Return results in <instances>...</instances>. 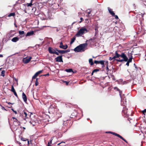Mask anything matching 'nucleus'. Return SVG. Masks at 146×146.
I'll return each instance as SVG.
<instances>
[{
    "instance_id": "nucleus-36",
    "label": "nucleus",
    "mask_w": 146,
    "mask_h": 146,
    "mask_svg": "<svg viewBox=\"0 0 146 146\" xmlns=\"http://www.w3.org/2000/svg\"><path fill=\"white\" fill-rule=\"evenodd\" d=\"M11 110H12L13 111V112H14L15 113V114H17V111H15L12 108V109H11Z\"/></svg>"
},
{
    "instance_id": "nucleus-33",
    "label": "nucleus",
    "mask_w": 146,
    "mask_h": 146,
    "mask_svg": "<svg viewBox=\"0 0 146 146\" xmlns=\"http://www.w3.org/2000/svg\"><path fill=\"white\" fill-rule=\"evenodd\" d=\"M99 71V69H94L93 70V72H96L98 71Z\"/></svg>"
},
{
    "instance_id": "nucleus-22",
    "label": "nucleus",
    "mask_w": 146,
    "mask_h": 146,
    "mask_svg": "<svg viewBox=\"0 0 146 146\" xmlns=\"http://www.w3.org/2000/svg\"><path fill=\"white\" fill-rule=\"evenodd\" d=\"M65 71L68 72H73V70L72 69L70 68L69 69H66L65 70Z\"/></svg>"
},
{
    "instance_id": "nucleus-60",
    "label": "nucleus",
    "mask_w": 146,
    "mask_h": 146,
    "mask_svg": "<svg viewBox=\"0 0 146 146\" xmlns=\"http://www.w3.org/2000/svg\"><path fill=\"white\" fill-rule=\"evenodd\" d=\"M93 58H95V57H94V56H93Z\"/></svg>"
},
{
    "instance_id": "nucleus-16",
    "label": "nucleus",
    "mask_w": 146,
    "mask_h": 146,
    "mask_svg": "<svg viewBox=\"0 0 146 146\" xmlns=\"http://www.w3.org/2000/svg\"><path fill=\"white\" fill-rule=\"evenodd\" d=\"M108 9L109 13L112 16L115 15V13L112 11V9H111L109 7H108Z\"/></svg>"
},
{
    "instance_id": "nucleus-7",
    "label": "nucleus",
    "mask_w": 146,
    "mask_h": 146,
    "mask_svg": "<svg viewBox=\"0 0 146 146\" xmlns=\"http://www.w3.org/2000/svg\"><path fill=\"white\" fill-rule=\"evenodd\" d=\"M128 109L126 108V107L124 105L123 108V110H122V113L125 116H128L129 115V114L127 112Z\"/></svg>"
},
{
    "instance_id": "nucleus-44",
    "label": "nucleus",
    "mask_w": 146,
    "mask_h": 146,
    "mask_svg": "<svg viewBox=\"0 0 146 146\" xmlns=\"http://www.w3.org/2000/svg\"><path fill=\"white\" fill-rule=\"evenodd\" d=\"M111 77H112V79L113 80H115V79L114 78V76L113 75H111Z\"/></svg>"
},
{
    "instance_id": "nucleus-49",
    "label": "nucleus",
    "mask_w": 146,
    "mask_h": 146,
    "mask_svg": "<svg viewBox=\"0 0 146 146\" xmlns=\"http://www.w3.org/2000/svg\"><path fill=\"white\" fill-rule=\"evenodd\" d=\"M48 146H52V145H50V143L49 142H48Z\"/></svg>"
},
{
    "instance_id": "nucleus-37",
    "label": "nucleus",
    "mask_w": 146,
    "mask_h": 146,
    "mask_svg": "<svg viewBox=\"0 0 146 146\" xmlns=\"http://www.w3.org/2000/svg\"><path fill=\"white\" fill-rule=\"evenodd\" d=\"M70 50L69 49H67V50H65V53H67V52H70Z\"/></svg>"
},
{
    "instance_id": "nucleus-10",
    "label": "nucleus",
    "mask_w": 146,
    "mask_h": 146,
    "mask_svg": "<svg viewBox=\"0 0 146 146\" xmlns=\"http://www.w3.org/2000/svg\"><path fill=\"white\" fill-rule=\"evenodd\" d=\"M59 47L60 48L66 49L67 48L68 46L67 44L64 45L62 42H61L60 43Z\"/></svg>"
},
{
    "instance_id": "nucleus-31",
    "label": "nucleus",
    "mask_w": 146,
    "mask_h": 146,
    "mask_svg": "<svg viewBox=\"0 0 146 146\" xmlns=\"http://www.w3.org/2000/svg\"><path fill=\"white\" fill-rule=\"evenodd\" d=\"M11 91L13 93L16 92L15 90L13 87V86H12L11 87Z\"/></svg>"
},
{
    "instance_id": "nucleus-19",
    "label": "nucleus",
    "mask_w": 146,
    "mask_h": 146,
    "mask_svg": "<svg viewBox=\"0 0 146 146\" xmlns=\"http://www.w3.org/2000/svg\"><path fill=\"white\" fill-rule=\"evenodd\" d=\"M19 38L17 37H15L13 38L11 40L14 42H16L19 40Z\"/></svg>"
},
{
    "instance_id": "nucleus-30",
    "label": "nucleus",
    "mask_w": 146,
    "mask_h": 146,
    "mask_svg": "<svg viewBox=\"0 0 146 146\" xmlns=\"http://www.w3.org/2000/svg\"><path fill=\"white\" fill-rule=\"evenodd\" d=\"M32 0H31V2L30 3H27V6L31 7L33 5V4L32 3Z\"/></svg>"
},
{
    "instance_id": "nucleus-12",
    "label": "nucleus",
    "mask_w": 146,
    "mask_h": 146,
    "mask_svg": "<svg viewBox=\"0 0 146 146\" xmlns=\"http://www.w3.org/2000/svg\"><path fill=\"white\" fill-rule=\"evenodd\" d=\"M22 97L24 102L26 103L27 100V97L26 95L24 92H23L22 93Z\"/></svg>"
},
{
    "instance_id": "nucleus-4",
    "label": "nucleus",
    "mask_w": 146,
    "mask_h": 146,
    "mask_svg": "<svg viewBox=\"0 0 146 146\" xmlns=\"http://www.w3.org/2000/svg\"><path fill=\"white\" fill-rule=\"evenodd\" d=\"M31 113L27 111H23L22 113V116L23 117L24 120H26V119L31 117Z\"/></svg>"
},
{
    "instance_id": "nucleus-1",
    "label": "nucleus",
    "mask_w": 146,
    "mask_h": 146,
    "mask_svg": "<svg viewBox=\"0 0 146 146\" xmlns=\"http://www.w3.org/2000/svg\"><path fill=\"white\" fill-rule=\"evenodd\" d=\"M87 45V44L86 43L80 44L76 47L74 49V50L76 52H79L82 50V51H84V49Z\"/></svg>"
},
{
    "instance_id": "nucleus-23",
    "label": "nucleus",
    "mask_w": 146,
    "mask_h": 146,
    "mask_svg": "<svg viewBox=\"0 0 146 146\" xmlns=\"http://www.w3.org/2000/svg\"><path fill=\"white\" fill-rule=\"evenodd\" d=\"M38 75H39V74H38V73L37 72H36L35 74V75L33 76V77H32V79H35L36 77Z\"/></svg>"
},
{
    "instance_id": "nucleus-29",
    "label": "nucleus",
    "mask_w": 146,
    "mask_h": 146,
    "mask_svg": "<svg viewBox=\"0 0 146 146\" xmlns=\"http://www.w3.org/2000/svg\"><path fill=\"white\" fill-rule=\"evenodd\" d=\"M5 70H3L1 72V76H5Z\"/></svg>"
},
{
    "instance_id": "nucleus-43",
    "label": "nucleus",
    "mask_w": 146,
    "mask_h": 146,
    "mask_svg": "<svg viewBox=\"0 0 146 146\" xmlns=\"http://www.w3.org/2000/svg\"><path fill=\"white\" fill-rule=\"evenodd\" d=\"M42 72V70H40L38 72H37L38 73V74H40Z\"/></svg>"
},
{
    "instance_id": "nucleus-57",
    "label": "nucleus",
    "mask_w": 146,
    "mask_h": 146,
    "mask_svg": "<svg viewBox=\"0 0 146 146\" xmlns=\"http://www.w3.org/2000/svg\"><path fill=\"white\" fill-rule=\"evenodd\" d=\"M94 73V72H93V71H92V75Z\"/></svg>"
},
{
    "instance_id": "nucleus-11",
    "label": "nucleus",
    "mask_w": 146,
    "mask_h": 146,
    "mask_svg": "<svg viewBox=\"0 0 146 146\" xmlns=\"http://www.w3.org/2000/svg\"><path fill=\"white\" fill-rule=\"evenodd\" d=\"M31 58V57H29V58H24L23 59V61L25 63L27 64L30 61Z\"/></svg>"
},
{
    "instance_id": "nucleus-62",
    "label": "nucleus",
    "mask_w": 146,
    "mask_h": 146,
    "mask_svg": "<svg viewBox=\"0 0 146 146\" xmlns=\"http://www.w3.org/2000/svg\"><path fill=\"white\" fill-rule=\"evenodd\" d=\"M87 20H88V19H85V20H86V21H87Z\"/></svg>"
},
{
    "instance_id": "nucleus-13",
    "label": "nucleus",
    "mask_w": 146,
    "mask_h": 146,
    "mask_svg": "<svg viewBox=\"0 0 146 146\" xmlns=\"http://www.w3.org/2000/svg\"><path fill=\"white\" fill-rule=\"evenodd\" d=\"M94 63L96 64H104V60H101L100 61H97V60H95L94 61Z\"/></svg>"
},
{
    "instance_id": "nucleus-40",
    "label": "nucleus",
    "mask_w": 146,
    "mask_h": 146,
    "mask_svg": "<svg viewBox=\"0 0 146 146\" xmlns=\"http://www.w3.org/2000/svg\"><path fill=\"white\" fill-rule=\"evenodd\" d=\"M142 112L144 114L145 113H146V109H145L143 110L142 111Z\"/></svg>"
},
{
    "instance_id": "nucleus-50",
    "label": "nucleus",
    "mask_w": 146,
    "mask_h": 146,
    "mask_svg": "<svg viewBox=\"0 0 146 146\" xmlns=\"http://www.w3.org/2000/svg\"><path fill=\"white\" fill-rule=\"evenodd\" d=\"M34 14L36 15H38V14H36V11H35L34 12Z\"/></svg>"
},
{
    "instance_id": "nucleus-6",
    "label": "nucleus",
    "mask_w": 146,
    "mask_h": 146,
    "mask_svg": "<svg viewBox=\"0 0 146 146\" xmlns=\"http://www.w3.org/2000/svg\"><path fill=\"white\" fill-rule=\"evenodd\" d=\"M48 49L49 53L50 54H55L57 55H59L58 53L56 51V50H55L52 48L49 47Z\"/></svg>"
},
{
    "instance_id": "nucleus-41",
    "label": "nucleus",
    "mask_w": 146,
    "mask_h": 146,
    "mask_svg": "<svg viewBox=\"0 0 146 146\" xmlns=\"http://www.w3.org/2000/svg\"><path fill=\"white\" fill-rule=\"evenodd\" d=\"M115 17V19H118L119 18H118V16L117 15H115L114 16Z\"/></svg>"
},
{
    "instance_id": "nucleus-2",
    "label": "nucleus",
    "mask_w": 146,
    "mask_h": 146,
    "mask_svg": "<svg viewBox=\"0 0 146 146\" xmlns=\"http://www.w3.org/2000/svg\"><path fill=\"white\" fill-rule=\"evenodd\" d=\"M87 29L85 28H82L80 29L77 33L76 35V36L77 37L82 36L84 34L87 32Z\"/></svg>"
},
{
    "instance_id": "nucleus-63",
    "label": "nucleus",
    "mask_w": 146,
    "mask_h": 146,
    "mask_svg": "<svg viewBox=\"0 0 146 146\" xmlns=\"http://www.w3.org/2000/svg\"><path fill=\"white\" fill-rule=\"evenodd\" d=\"M49 75V74H46V75Z\"/></svg>"
},
{
    "instance_id": "nucleus-54",
    "label": "nucleus",
    "mask_w": 146,
    "mask_h": 146,
    "mask_svg": "<svg viewBox=\"0 0 146 146\" xmlns=\"http://www.w3.org/2000/svg\"><path fill=\"white\" fill-rule=\"evenodd\" d=\"M12 119H13V120H15V119H16V118H15V117H12Z\"/></svg>"
},
{
    "instance_id": "nucleus-58",
    "label": "nucleus",
    "mask_w": 146,
    "mask_h": 146,
    "mask_svg": "<svg viewBox=\"0 0 146 146\" xmlns=\"http://www.w3.org/2000/svg\"><path fill=\"white\" fill-rule=\"evenodd\" d=\"M23 128L24 129H25V127H23Z\"/></svg>"
},
{
    "instance_id": "nucleus-24",
    "label": "nucleus",
    "mask_w": 146,
    "mask_h": 146,
    "mask_svg": "<svg viewBox=\"0 0 146 146\" xmlns=\"http://www.w3.org/2000/svg\"><path fill=\"white\" fill-rule=\"evenodd\" d=\"M15 15V13H10L8 16V17H10L11 16L14 17Z\"/></svg>"
},
{
    "instance_id": "nucleus-53",
    "label": "nucleus",
    "mask_w": 146,
    "mask_h": 146,
    "mask_svg": "<svg viewBox=\"0 0 146 146\" xmlns=\"http://www.w3.org/2000/svg\"><path fill=\"white\" fill-rule=\"evenodd\" d=\"M14 25L16 27H17V26L15 23H14Z\"/></svg>"
},
{
    "instance_id": "nucleus-9",
    "label": "nucleus",
    "mask_w": 146,
    "mask_h": 146,
    "mask_svg": "<svg viewBox=\"0 0 146 146\" xmlns=\"http://www.w3.org/2000/svg\"><path fill=\"white\" fill-rule=\"evenodd\" d=\"M62 55L57 56L55 58V61L56 62H63Z\"/></svg>"
},
{
    "instance_id": "nucleus-28",
    "label": "nucleus",
    "mask_w": 146,
    "mask_h": 146,
    "mask_svg": "<svg viewBox=\"0 0 146 146\" xmlns=\"http://www.w3.org/2000/svg\"><path fill=\"white\" fill-rule=\"evenodd\" d=\"M38 78H36V80L35 82V84L36 86H37L38 85Z\"/></svg>"
},
{
    "instance_id": "nucleus-18",
    "label": "nucleus",
    "mask_w": 146,
    "mask_h": 146,
    "mask_svg": "<svg viewBox=\"0 0 146 146\" xmlns=\"http://www.w3.org/2000/svg\"><path fill=\"white\" fill-rule=\"evenodd\" d=\"M34 32L33 31H32L29 32H28L25 35L26 37L29 36L33 35L34 34Z\"/></svg>"
},
{
    "instance_id": "nucleus-61",
    "label": "nucleus",
    "mask_w": 146,
    "mask_h": 146,
    "mask_svg": "<svg viewBox=\"0 0 146 146\" xmlns=\"http://www.w3.org/2000/svg\"><path fill=\"white\" fill-rule=\"evenodd\" d=\"M139 29V32L140 31V29Z\"/></svg>"
},
{
    "instance_id": "nucleus-59",
    "label": "nucleus",
    "mask_w": 146,
    "mask_h": 146,
    "mask_svg": "<svg viewBox=\"0 0 146 146\" xmlns=\"http://www.w3.org/2000/svg\"><path fill=\"white\" fill-rule=\"evenodd\" d=\"M134 65L135 66V68H137V67H136V65H135V64H134Z\"/></svg>"
},
{
    "instance_id": "nucleus-20",
    "label": "nucleus",
    "mask_w": 146,
    "mask_h": 146,
    "mask_svg": "<svg viewBox=\"0 0 146 146\" xmlns=\"http://www.w3.org/2000/svg\"><path fill=\"white\" fill-rule=\"evenodd\" d=\"M89 62L91 66H92L94 65V63L93 61V59L92 58H90L89 60Z\"/></svg>"
},
{
    "instance_id": "nucleus-51",
    "label": "nucleus",
    "mask_w": 146,
    "mask_h": 146,
    "mask_svg": "<svg viewBox=\"0 0 146 146\" xmlns=\"http://www.w3.org/2000/svg\"><path fill=\"white\" fill-rule=\"evenodd\" d=\"M27 141L28 144V145H29V141L28 140H28H27Z\"/></svg>"
},
{
    "instance_id": "nucleus-17",
    "label": "nucleus",
    "mask_w": 146,
    "mask_h": 146,
    "mask_svg": "<svg viewBox=\"0 0 146 146\" xmlns=\"http://www.w3.org/2000/svg\"><path fill=\"white\" fill-rule=\"evenodd\" d=\"M120 56V54H119L117 53V51H116L115 52V55L113 57L114 58H118Z\"/></svg>"
},
{
    "instance_id": "nucleus-56",
    "label": "nucleus",
    "mask_w": 146,
    "mask_h": 146,
    "mask_svg": "<svg viewBox=\"0 0 146 146\" xmlns=\"http://www.w3.org/2000/svg\"><path fill=\"white\" fill-rule=\"evenodd\" d=\"M93 40V39H92V38H91V39H90L89 40V41L90 40Z\"/></svg>"
},
{
    "instance_id": "nucleus-38",
    "label": "nucleus",
    "mask_w": 146,
    "mask_h": 146,
    "mask_svg": "<svg viewBox=\"0 0 146 146\" xmlns=\"http://www.w3.org/2000/svg\"><path fill=\"white\" fill-rule=\"evenodd\" d=\"M64 82H65L66 83V85H68V84L69 83V82L65 81H64Z\"/></svg>"
},
{
    "instance_id": "nucleus-35",
    "label": "nucleus",
    "mask_w": 146,
    "mask_h": 146,
    "mask_svg": "<svg viewBox=\"0 0 146 146\" xmlns=\"http://www.w3.org/2000/svg\"><path fill=\"white\" fill-rule=\"evenodd\" d=\"M80 21H79L78 22L79 23H81V22H82V21H83V19L82 17H81L80 18Z\"/></svg>"
},
{
    "instance_id": "nucleus-48",
    "label": "nucleus",
    "mask_w": 146,
    "mask_h": 146,
    "mask_svg": "<svg viewBox=\"0 0 146 146\" xmlns=\"http://www.w3.org/2000/svg\"><path fill=\"white\" fill-rule=\"evenodd\" d=\"M1 109L3 110H7L4 107H2Z\"/></svg>"
},
{
    "instance_id": "nucleus-45",
    "label": "nucleus",
    "mask_w": 146,
    "mask_h": 146,
    "mask_svg": "<svg viewBox=\"0 0 146 146\" xmlns=\"http://www.w3.org/2000/svg\"><path fill=\"white\" fill-rule=\"evenodd\" d=\"M14 121L17 122L18 121H19L16 118V119L14 120Z\"/></svg>"
},
{
    "instance_id": "nucleus-34",
    "label": "nucleus",
    "mask_w": 146,
    "mask_h": 146,
    "mask_svg": "<svg viewBox=\"0 0 146 146\" xmlns=\"http://www.w3.org/2000/svg\"><path fill=\"white\" fill-rule=\"evenodd\" d=\"M109 58H110L109 59L110 60H116V59H115V58H113V57H110Z\"/></svg>"
},
{
    "instance_id": "nucleus-52",
    "label": "nucleus",
    "mask_w": 146,
    "mask_h": 146,
    "mask_svg": "<svg viewBox=\"0 0 146 146\" xmlns=\"http://www.w3.org/2000/svg\"><path fill=\"white\" fill-rule=\"evenodd\" d=\"M3 57L2 54H0V57Z\"/></svg>"
},
{
    "instance_id": "nucleus-46",
    "label": "nucleus",
    "mask_w": 146,
    "mask_h": 146,
    "mask_svg": "<svg viewBox=\"0 0 146 146\" xmlns=\"http://www.w3.org/2000/svg\"><path fill=\"white\" fill-rule=\"evenodd\" d=\"M104 62H105V61L104 60V64H101L102 65V67L103 68L104 67H105Z\"/></svg>"
},
{
    "instance_id": "nucleus-27",
    "label": "nucleus",
    "mask_w": 146,
    "mask_h": 146,
    "mask_svg": "<svg viewBox=\"0 0 146 146\" xmlns=\"http://www.w3.org/2000/svg\"><path fill=\"white\" fill-rule=\"evenodd\" d=\"M21 139V140L23 141H25L28 140L26 138H24L23 137H21L20 138Z\"/></svg>"
},
{
    "instance_id": "nucleus-26",
    "label": "nucleus",
    "mask_w": 146,
    "mask_h": 146,
    "mask_svg": "<svg viewBox=\"0 0 146 146\" xmlns=\"http://www.w3.org/2000/svg\"><path fill=\"white\" fill-rule=\"evenodd\" d=\"M106 70H107V72H108L110 70L108 68V61H107L106 62Z\"/></svg>"
},
{
    "instance_id": "nucleus-55",
    "label": "nucleus",
    "mask_w": 146,
    "mask_h": 146,
    "mask_svg": "<svg viewBox=\"0 0 146 146\" xmlns=\"http://www.w3.org/2000/svg\"><path fill=\"white\" fill-rule=\"evenodd\" d=\"M7 103H8V104H12L10 102H8Z\"/></svg>"
},
{
    "instance_id": "nucleus-5",
    "label": "nucleus",
    "mask_w": 146,
    "mask_h": 146,
    "mask_svg": "<svg viewBox=\"0 0 146 146\" xmlns=\"http://www.w3.org/2000/svg\"><path fill=\"white\" fill-rule=\"evenodd\" d=\"M106 133H110L113 135H115V136H117L118 137L122 139L123 141H125L126 143H127L128 142L125 139L122 137L119 134H118L116 133H115V132H112L111 131H108V132H106Z\"/></svg>"
},
{
    "instance_id": "nucleus-25",
    "label": "nucleus",
    "mask_w": 146,
    "mask_h": 146,
    "mask_svg": "<svg viewBox=\"0 0 146 146\" xmlns=\"http://www.w3.org/2000/svg\"><path fill=\"white\" fill-rule=\"evenodd\" d=\"M65 142H62L59 143H58L57 145H60V146H64L65 145Z\"/></svg>"
},
{
    "instance_id": "nucleus-39",
    "label": "nucleus",
    "mask_w": 146,
    "mask_h": 146,
    "mask_svg": "<svg viewBox=\"0 0 146 146\" xmlns=\"http://www.w3.org/2000/svg\"><path fill=\"white\" fill-rule=\"evenodd\" d=\"M54 137H52L51 138V140H50V144H52V141L53 140V139H54Z\"/></svg>"
},
{
    "instance_id": "nucleus-15",
    "label": "nucleus",
    "mask_w": 146,
    "mask_h": 146,
    "mask_svg": "<svg viewBox=\"0 0 146 146\" xmlns=\"http://www.w3.org/2000/svg\"><path fill=\"white\" fill-rule=\"evenodd\" d=\"M19 33L20 35H21L20 37L21 38L24 37L25 36V32L24 31H19Z\"/></svg>"
},
{
    "instance_id": "nucleus-14",
    "label": "nucleus",
    "mask_w": 146,
    "mask_h": 146,
    "mask_svg": "<svg viewBox=\"0 0 146 146\" xmlns=\"http://www.w3.org/2000/svg\"><path fill=\"white\" fill-rule=\"evenodd\" d=\"M55 49L56 51H57L59 54H63L65 53V50H58L57 48H56Z\"/></svg>"
},
{
    "instance_id": "nucleus-8",
    "label": "nucleus",
    "mask_w": 146,
    "mask_h": 146,
    "mask_svg": "<svg viewBox=\"0 0 146 146\" xmlns=\"http://www.w3.org/2000/svg\"><path fill=\"white\" fill-rule=\"evenodd\" d=\"M129 55L130 56H129V59L127 60L126 63V65L127 66H129V63L130 62H132V54L131 53H129Z\"/></svg>"
},
{
    "instance_id": "nucleus-64",
    "label": "nucleus",
    "mask_w": 146,
    "mask_h": 146,
    "mask_svg": "<svg viewBox=\"0 0 146 146\" xmlns=\"http://www.w3.org/2000/svg\"><path fill=\"white\" fill-rule=\"evenodd\" d=\"M1 69H2V68H0V70H1Z\"/></svg>"
},
{
    "instance_id": "nucleus-32",
    "label": "nucleus",
    "mask_w": 146,
    "mask_h": 146,
    "mask_svg": "<svg viewBox=\"0 0 146 146\" xmlns=\"http://www.w3.org/2000/svg\"><path fill=\"white\" fill-rule=\"evenodd\" d=\"M115 88V89H116V90L117 91H119V94H120V95H121V91L118 88H117V87Z\"/></svg>"
},
{
    "instance_id": "nucleus-3",
    "label": "nucleus",
    "mask_w": 146,
    "mask_h": 146,
    "mask_svg": "<svg viewBox=\"0 0 146 146\" xmlns=\"http://www.w3.org/2000/svg\"><path fill=\"white\" fill-rule=\"evenodd\" d=\"M121 57L123 58L122 59H116V60L117 62H122L123 61L127 62L128 60V58L126 54L123 52L122 53L120 54V56Z\"/></svg>"
},
{
    "instance_id": "nucleus-21",
    "label": "nucleus",
    "mask_w": 146,
    "mask_h": 146,
    "mask_svg": "<svg viewBox=\"0 0 146 146\" xmlns=\"http://www.w3.org/2000/svg\"><path fill=\"white\" fill-rule=\"evenodd\" d=\"M76 39V37H73L71 39V41L70 42V44H72L74 41Z\"/></svg>"
},
{
    "instance_id": "nucleus-42",
    "label": "nucleus",
    "mask_w": 146,
    "mask_h": 146,
    "mask_svg": "<svg viewBox=\"0 0 146 146\" xmlns=\"http://www.w3.org/2000/svg\"><path fill=\"white\" fill-rule=\"evenodd\" d=\"M14 95L15 96H16L18 98V95H17L16 92H15L14 93Z\"/></svg>"
},
{
    "instance_id": "nucleus-47",
    "label": "nucleus",
    "mask_w": 146,
    "mask_h": 146,
    "mask_svg": "<svg viewBox=\"0 0 146 146\" xmlns=\"http://www.w3.org/2000/svg\"><path fill=\"white\" fill-rule=\"evenodd\" d=\"M32 121H30V123L31 124H32L33 125H35V123H34V124H33L32 122Z\"/></svg>"
}]
</instances>
